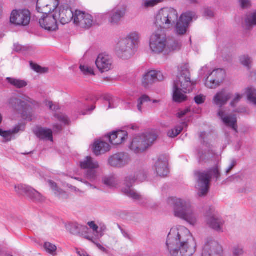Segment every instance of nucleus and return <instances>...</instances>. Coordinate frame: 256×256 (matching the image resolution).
Returning <instances> with one entry per match:
<instances>
[{
	"mask_svg": "<svg viewBox=\"0 0 256 256\" xmlns=\"http://www.w3.org/2000/svg\"><path fill=\"white\" fill-rule=\"evenodd\" d=\"M202 140V146L198 149V157L200 162H206L210 160L213 154L212 146L207 140L206 132H202L200 135Z\"/></svg>",
	"mask_w": 256,
	"mask_h": 256,
	"instance_id": "obj_13",
	"label": "nucleus"
},
{
	"mask_svg": "<svg viewBox=\"0 0 256 256\" xmlns=\"http://www.w3.org/2000/svg\"><path fill=\"white\" fill-rule=\"evenodd\" d=\"M88 225L90 226V228L93 230V232L96 234V232L98 231V225H97L95 224L94 222L92 221L88 222Z\"/></svg>",
	"mask_w": 256,
	"mask_h": 256,
	"instance_id": "obj_56",
	"label": "nucleus"
},
{
	"mask_svg": "<svg viewBox=\"0 0 256 256\" xmlns=\"http://www.w3.org/2000/svg\"><path fill=\"white\" fill-rule=\"evenodd\" d=\"M233 256H242L244 254V246L242 245H236L233 247Z\"/></svg>",
	"mask_w": 256,
	"mask_h": 256,
	"instance_id": "obj_46",
	"label": "nucleus"
},
{
	"mask_svg": "<svg viewBox=\"0 0 256 256\" xmlns=\"http://www.w3.org/2000/svg\"><path fill=\"white\" fill-rule=\"evenodd\" d=\"M196 13L192 12H187L180 15L176 22L175 32L178 36H183L186 34L190 23L195 18Z\"/></svg>",
	"mask_w": 256,
	"mask_h": 256,
	"instance_id": "obj_12",
	"label": "nucleus"
},
{
	"mask_svg": "<svg viewBox=\"0 0 256 256\" xmlns=\"http://www.w3.org/2000/svg\"><path fill=\"white\" fill-rule=\"evenodd\" d=\"M141 35L138 32H132L120 38L114 48L116 55L122 59L131 58L136 51Z\"/></svg>",
	"mask_w": 256,
	"mask_h": 256,
	"instance_id": "obj_4",
	"label": "nucleus"
},
{
	"mask_svg": "<svg viewBox=\"0 0 256 256\" xmlns=\"http://www.w3.org/2000/svg\"><path fill=\"white\" fill-rule=\"evenodd\" d=\"M218 116L227 126L232 128L233 130L237 132V120L234 115L227 116L222 109H220L218 112Z\"/></svg>",
	"mask_w": 256,
	"mask_h": 256,
	"instance_id": "obj_30",
	"label": "nucleus"
},
{
	"mask_svg": "<svg viewBox=\"0 0 256 256\" xmlns=\"http://www.w3.org/2000/svg\"><path fill=\"white\" fill-rule=\"evenodd\" d=\"M222 246L214 240L208 238L204 246L202 256H222Z\"/></svg>",
	"mask_w": 256,
	"mask_h": 256,
	"instance_id": "obj_16",
	"label": "nucleus"
},
{
	"mask_svg": "<svg viewBox=\"0 0 256 256\" xmlns=\"http://www.w3.org/2000/svg\"><path fill=\"white\" fill-rule=\"evenodd\" d=\"M68 186L71 190L75 192H81L82 191L80 190L78 188H76V187L72 186L71 184H68Z\"/></svg>",
	"mask_w": 256,
	"mask_h": 256,
	"instance_id": "obj_63",
	"label": "nucleus"
},
{
	"mask_svg": "<svg viewBox=\"0 0 256 256\" xmlns=\"http://www.w3.org/2000/svg\"><path fill=\"white\" fill-rule=\"evenodd\" d=\"M56 117L59 121L64 123V124H68L69 120L66 115L62 114H57L56 115Z\"/></svg>",
	"mask_w": 256,
	"mask_h": 256,
	"instance_id": "obj_53",
	"label": "nucleus"
},
{
	"mask_svg": "<svg viewBox=\"0 0 256 256\" xmlns=\"http://www.w3.org/2000/svg\"><path fill=\"white\" fill-rule=\"evenodd\" d=\"M240 180V177L238 174H234L228 178L226 180H224L222 184H230L231 183L236 182Z\"/></svg>",
	"mask_w": 256,
	"mask_h": 256,
	"instance_id": "obj_48",
	"label": "nucleus"
},
{
	"mask_svg": "<svg viewBox=\"0 0 256 256\" xmlns=\"http://www.w3.org/2000/svg\"><path fill=\"white\" fill-rule=\"evenodd\" d=\"M196 82L191 80L188 64L179 68V73L174 82L173 100L176 102H182L186 100L185 94L192 90Z\"/></svg>",
	"mask_w": 256,
	"mask_h": 256,
	"instance_id": "obj_2",
	"label": "nucleus"
},
{
	"mask_svg": "<svg viewBox=\"0 0 256 256\" xmlns=\"http://www.w3.org/2000/svg\"><path fill=\"white\" fill-rule=\"evenodd\" d=\"M112 57L106 54H100L96 60V66L101 72L111 70L112 68Z\"/></svg>",
	"mask_w": 256,
	"mask_h": 256,
	"instance_id": "obj_23",
	"label": "nucleus"
},
{
	"mask_svg": "<svg viewBox=\"0 0 256 256\" xmlns=\"http://www.w3.org/2000/svg\"><path fill=\"white\" fill-rule=\"evenodd\" d=\"M245 22L248 28L256 26V10L246 17Z\"/></svg>",
	"mask_w": 256,
	"mask_h": 256,
	"instance_id": "obj_39",
	"label": "nucleus"
},
{
	"mask_svg": "<svg viewBox=\"0 0 256 256\" xmlns=\"http://www.w3.org/2000/svg\"><path fill=\"white\" fill-rule=\"evenodd\" d=\"M150 98L146 95V94H144L138 100V106H137V107H138V110L142 112V105L144 103V102H150Z\"/></svg>",
	"mask_w": 256,
	"mask_h": 256,
	"instance_id": "obj_43",
	"label": "nucleus"
},
{
	"mask_svg": "<svg viewBox=\"0 0 256 256\" xmlns=\"http://www.w3.org/2000/svg\"><path fill=\"white\" fill-rule=\"evenodd\" d=\"M108 103V108H114L118 107L120 104V100L118 98L108 96L107 98Z\"/></svg>",
	"mask_w": 256,
	"mask_h": 256,
	"instance_id": "obj_40",
	"label": "nucleus"
},
{
	"mask_svg": "<svg viewBox=\"0 0 256 256\" xmlns=\"http://www.w3.org/2000/svg\"><path fill=\"white\" fill-rule=\"evenodd\" d=\"M240 63L248 68H250V64L252 62V59L248 55H244L240 58Z\"/></svg>",
	"mask_w": 256,
	"mask_h": 256,
	"instance_id": "obj_45",
	"label": "nucleus"
},
{
	"mask_svg": "<svg viewBox=\"0 0 256 256\" xmlns=\"http://www.w3.org/2000/svg\"><path fill=\"white\" fill-rule=\"evenodd\" d=\"M131 161L129 154L126 152H118L111 156L108 159V164L114 168H122Z\"/></svg>",
	"mask_w": 256,
	"mask_h": 256,
	"instance_id": "obj_17",
	"label": "nucleus"
},
{
	"mask_svg": "<svg viewBox=\"0 0 256 256\" xmlns=\"http://www.w3.org/2000/svg\"><path fill=\"white\" fill-rule=\"evenodd\" d=\"M16 192L19 194L25 195L34 201L42 202L44 200L42 195L32 188L24 184H18L15 186Z\"/></svg>",
	"mask_w": 256,
	"mask_h": 256,
	"instance_id": "obj_19",
	"label": "nucleus"
},
{
	"mask_svg": "<svg viewBox=\"0 0 256 256\" xmlns=\"http://www.w3.org/2000/svg\"><path fill=\"white\" fill-rule=\"evenodd\" d=\"M34 134L40 139H46L52 141V132L50 129L36 127L34 130Z\"/></svg>",
	"mask_w": 256,
	"mask_h": 256,
	"instance_id": "obj_33",
	"label": "nucleus"
},
{
	"mask_svg": "<svg viewBox=\"0 0 256 256\" xmlns=\"http://www.w3.org/2000/svg\"><path fill=\"white\" fill-rule=\"evenodd\" d=\"M160 2L161 0H142L140 6L142 9L148 10L156 6Z\"/></svg>",
	"mask_w": 256,
	"mask_h": 256,
	"instance_id": "obj_36",
	"label": "nucleus"
},
{
	"mask_svg": "<svg viewBox=\"0 0 256 256\" xmlns=\"http://www.w3.org/2000/svg\"><path fill=\"white\" fill-rule=\"evenodd\" d=\"M30 66L32 68L37 72L45 73L48 72L47 68H42L38 64L31 63Z\"/></svg>",
	"mask_w": 256,
	"mask_h": 256,
	"instance_id": "obj_50",
	"label": "nucleus"
},
{
	"mask_svg": "<svg viewBox=\"0 0 256 256\" xmlns=\"http://www.w3.org/2000/svg\"><path fill=\"white\" fill-rule=\"evenodd\" d=\"M232 92L227 89H222L216 93L214 96L213 103L220 108L226 104L232 96Z\"/></svg>",
	"mask_w": 256,
	"mask_h": 256,
	"instance_id": "obj_26",
	"label": "nucleus"
},
{
	"mask_svg": "<svg viewBox=\"0 0 256 256\" xmlns=\"http://www.w3.org/2000/svg\"><path fill=\"white\" fill-rule=\"evenodd\" d=\"M60 4V0H38L36 10L38 12L46 14L56 10Z\"/></svg>",
	"mask_w": 256,
	"mask_h": 256,
	"instance_id": "obj_22",
	"label": "nucleus"
},
{
	"mask_svg": "<svg viewBox=\"0 0 256 256\" xmlns=\"http://www.w3.org/2000/svg\"><path fill=\"white\" fill-rule=\"evenodd\" d=\"M178 18L176 10L172 8L160 10L154 16V24L158 28L168 30L172 28Z\"/></svg>",
	"mask_w": 256,
	"mask_h": 256,
	"instance_id": "obj_9",
	"label": "nucleus"
},
{
	"mask_svg": "<svg viewBox=\"0 0 256 256\" xmlns=\"http://www.w3.org/2000/svg\"><path fill=\"white\" fill-rule=\"evenodd\" d=\"M225 76L224 71L221 68L214 70L207 77L206 86L210 88H214L219 86Z\"/></svg>",
	"mask_w": 256,
	"mask_h": 256,
	"instance_id": "obj_20",
	"label": "nucleus"
},
{
	"mask_svg": "<svg viewBox=\"0 0 256 256\" xmlns=\"http://www.w3.org/2000/svg\"><path fill=\"white\" fill-rule=\"evenodd\" d=\"M187 124L185 122H182L180 125L176 126L174 128L169 130L168 135L170 138L177 136L184 129V126H187Z\"/></svg>",
	"mask_w": 256,
	"mask_h": 256,
	"instance_id": "obj_37",
	"label": "nucleus"
},
{
	"mask_svg": "<svg viewBox=\"0 0 256 256\" xmlns=\"http://www.w3.org/2000/svg\"><path fill=\"white\" fill-rule=\"evenodd\" d=\"M146 178V175L143 172L132 174L126 176L124 181L122 192L128 197L135 200H139L142 204L151 207L152 200L148 198L143 197L137 192L132 186L137 182H142Z\"/></svg>",
	"mask_w": 256,
	"mask_h": 256,
	"instance_id": "obj_6",
	"label": "nucleus"
},
{
	"mask_svg": "<svg viewBox=\"0 0 256 256\" xmlns=\"http://www.w3.org/2000/svg\"><path fill=\"white\" fill-rule=\"evenodd\" d=\"M204 16L207 18H211L214 16L213 10L210 8H206L204 10Z\"/></svg>",
	"mask_w": 256,
	"mask_h": 256,
	"instance_id": "obj_55",
	"label": "nucleus"
},
{
	"mask_svg": "<svg viewBox=\"0 0 256 256\" xmlns=\"http://www.w3.org/2000/svg\"><path fill=\"white\" fill-rule=\"evenodd\" d=\"M110 147L107 142L98 141L94 144V152L96 156L100 155L110 150Z\"/></svg>",
	"mask_w": 256,
	"mask_h": 256,
	"instance_id": "obj_34",
	"label": "nucleus"
},
{
	"mask_svg": "<svg viewBox=\"0 0 256 256\" xmlns=\"http://www.w3.org/2000/svg\"><path fill=\"white\" fill-rule=\"evenodd\" d=\"M8 82L18 88H21L27 86V82L24 80L12 78H7Z\"/></svg>",
	"mask_w": 256,
	"mask_h": 256,
	"instance_id": "obj_35",
	"label": "nucleus"
},
{
	"mask_svg": "<svg viewBox=\"0 0 256 256\" xmlns=\"http://www.w3.org/2000/svg\"><path fill=\"white\" fill-rule=\"evenodd\" d=\"M242 98V94H240L238 93L236 94L234 98H233L232 101L230 102V106L232 107H234L236 104H238L240 100Z\"/></svg>",
	"mask_w": 256,
	"mask_h": 256,
	"instance_id": "obj_52",
	"label": "nucleus"
},
{
	"mask_svg": "<svg viewBox=\"0 0 256 256\" xmlns=\"http://www.w3.org/2000/svg\"><path fill=\"white\" fill-rule=\"evenodd\" d=\"M80 166L82 169L85 170L84 174V178L75 179L82 182L91 188H96V186L90 182H95L98 180V170L100 167L98 162L91 156H87L80 162Z\"/></svg>",
	"mask_w": 256,
	"mask_h": 256,
	"instance_id": "obj_8",
	"label": "nucleus"
},
{
	"mask_svg": "<svg viewBox=\"0 0 256 256\" xmlns=\"http://www.w3.org/2000/svg\"><path fill=\"white\" fill-rule=\"evenodd\" d=\"M246 92L248 100L256 106V89L252 87L248 88L246 89Z\"/></svg>",
	"mask_w": 256,
	"mask_h": 256,
	"instance_id": "obj_38",
	"label": "nucleus"
},
{
	"mask_svg": "<svg viewBox=\"0 0 256 256\" xmlns=\"http://www.w3.org/2000/svg\"><path fill=\"white\" fill-rule=\"evenodd\" d=\"M156 138V136L151 132L136 136L132 139L129 148L136 154L142 152L152 145Z\"/></svg>",
	"mask_w": 256,
	"mask_h": 256,
	"instance_id": "obj_10",
	"label": "nucleus"
},
{
	"mask_svg": "<svg viewBox=\"0 0 256 256\" xmlns=\"http://www.w3.org/2000/svg\"><path fill=\"white\" fill-rule=\"evenodd\" d=\"M190 111V109L187 108L184 110H182L177 114V116L179 118H182L186 114Z\"/></svg>",
	"mask_w": 256,
	"mask_h": 256,
	"instance_id": "obj_59",
	"label": "nucleus"
},
{
	"mask_svg": "<svg viewBox=\"0 0 256 256\" xmlns=\"http://www.w3.org/2000/svg\"><path fill=\"white\" fill-rule=\"evenodd\" d=\"M2 121V116L0 114V124ZM25 126L22 124H18L11 130L6 131H3L0 128V136H2L6 142L10 141L12 135L16 134L24 130Z\"/></svg>",
	"mask_w": 256,
	"mask_h": 256,
	"instance_id": "obj_29",
	"label": "nucleus"
},
{
	"mask_svg": "<svg viewBox=\"0 0 256 256\" xmlns=\"http://www.w3.org/2000/svg\"><path fill=\"white\" fill-rule=\"evenodd\" d=\"M181 46V43L178 41L168 40L162 30L155 31L150 37V48L154 54H168L173 50H180Z\"/></svg>",
	"mask_w": 256,
	"mask_h": 256,
	"instance_id": "obj_5",
	"label": "nucleus"
},
{
	"mask_svg": "<svg viewBox=\"0 0 256 256\" xmlns=\"http://www.w3.org/2000/svg\"><path fill=\"white\" fill-rule=\"evenodd\" d=\"M195 176L197 180L196 188L199 190L198 195L204 196L208 192L212 177L218 181L221 176L220 166L216 164L208 170L196 172Z\"/></svg>",
	"mask_w": 256,
	"mask_h": 256,
	"instance_id": "obj_7",
	"label": "nucleus"
},
{
	"mask_svg": "<svg viewBox=\"0 0 256 256\" xmlns=\"http://www.w3.org/2000/svg\"><path fill=\"white\" fill-rule=\"evenodd\" d=\"M166 246L171 256H192L196 248L195 239L190 231L183 226L171 228Z\"/></svg>",
	"mask_w": 256,
	"mask_h": 256,
	"instance_id": "obj_1",
	"label": "nucleus"
},
{
	"mask_svg": "<svg viewBox=\"0 0 256 256\" xmlns=\"http://www.w3.org/2000/svg\"><path fill=\"white\" fill-rule=\"evenodd\" d=\"M80 69L84 75H94V71L92 68L86 65H80Z\"/></svg>",
	"mask_w": 256,
	"mask_h": 256,
	"instance_id": "obj_47",
	"label": "nucleus"
},
{
	"mask_svg": "<svg viewBox=\"0 0 256 256\" xmlns=\"http://www.w3.org/2000/svg\"><path fill=\"white\" fill-rule=\"evenodd\" d=\"M126 12V6H118L109 12V22L112 24H118L124 18Z\"/></svg>",
	"mask_w": 256,
	"mask_h": 256,
	"instance_id": "obj_25",
	"label": "nucleus"
},
{
	"mask_svg": "<svg viewBox=\"0 0 256 256\" xmlns=\"http://www.w3.org/2000/svg\"><path fill=\"white\" fill-rule=\"evenodd\" d=\"M215 208L214 206H210L208 210V213L212 216H209L207 218L206 222L208 226L218 232H224V220L218 216L214 214Z\"/></svg>",
	"mask_w": 256,
	"mask_h": 256,
	"instance_id": "obj_18",
	"label": "nucleus"
},
{
	"mask_svg": "<svg viewBox=\"0 0 256 256\" xmlns=\"http://www.w3.org/2000/svg\"><path fill=\"white\" fill-rule=\"evenodd\" d=\"M154 169L156 174L160 177H165L169 174L168 160L164 156H160L156 162Z\"/></svg>",
	"mask_w": 256,
	"mask_h": 256,
	"instance_id": "obj_27",
	"label": "nucleus"
},
{
	"mask_svg": "<svg viewBox=\"0 0 256 256\" xmlns=\"http://www.w3.org/2000/svg\"><path fill=\"white\" fill-rule=\"evenodd\" d=\"M44 248L46 252L52 256L56 254V246L49 242H46L44 244Z\"/></svg>",
	"mask_w": 256,
	"mask_h": 256,
	"instance_id": "obj_42",
	"label": "nucleus"
},
{
	"mask_svg": "<svg viewBox=\"0 0 256 256\" xmlns=\"http://www.w3.org/2000/svg\"><path fill=\"white\" fill-rule=\"evenodd\" d=\"M98 229L96 233V236L98 238H101L105 234L107 230L106 225L102 222L98 224Z\"/></svg>",
	"mask_w": 256,
	"mask_h": 256,
	"instance_id": "obj_44",
	"label": "nucleus"
},
{
	"mask_svg": "<svg viewBox=\"0 0 256 256\" xmlns=\"http://www.w3.org/2000/svg\"><path fill=\"white\" fill-rule=\"evenodd\" d=\"M48 183L50 188H52V190L54 192V194L56 195L60 196L64 192L61 189L59 188L57 186L56 184L52 180H49Z\"/></svg>",
	"mask_w": 256,
	"mask_h": 256,
	"instance_id": "obj_49",
	"label": "nucleus"
},
{
	"mask_svg": "<svg viewBox=\"0 0 256 256\" xmlns=\"http://www.w3.org/2000/svg\"><path fill=\"white\" fill-rule=\"evenodd\" d=\"M10 104L14 110L17 111L22 112V114L24 117V112L25 110L27 108H29L30 105L28 104H34V101L30 98H28L26 100V102L18 98H14L10 100Z\"/></svg>",
	"mask_w": 256,
	"mask_h": 256,
	"instance_id": "obj_28",
	"label": "nucleus"
},
{
	"mask_svg": "<svg viewBox=\"0 0 256 256\" xmlns=\"http://www.w3.org/2000/svg\"><path fill=\"white\" fill-rule=\"evenodd\" d=\"M68 186L71 190L75 192H81L82 191L80 190L78 188H76V187L72 186L71 184H68Z\"/></svg>",
	"mask_w": 256,
	"mask_h": 256,
	"instance_id": "obj_64",
	"label": "nucleus"
},
{
	"mask_svg": "<svg viewBox=\"0 0 256 256\" xmlns=\"http://www.w3.org/2000/svg\"><path fill=\"white\" fill-rule=\"evenodd\" d=\"M240 6L242 8H248L250 6V0H238Z\"/></svg>",
	"mask_w": 256,
	"mask_h": 256,
	"instance_id": "obj_57",
	"label": "nucleus"
},
{
	"mask_svg": "<svg viewBox=\"0 0 256 256\" xmlns=\"http://www.w3.org/2000/svg\"><path fill=\"white\" fill-rule=\"evenodd\" d=\"M54 14H44L39 20L40 26L49 32L55 31L58 29V22Z\"/></svg>",
	"mask_w": 256,
	"mask_h": 256,
	"instance_id": "obj_21",
	"label": "nucleus"
},
{
	"mask_svg": "<svg viewBox=\"0 0 256 256\" xmlns=\"http://www.w3.org/2000/svg\"><path fill=\"white\" fill-rule=\"evenodd\" d=\"M237 161L236 159L232 158L230 160L229 165L225 172L226 175L230 173V171L235 167Z\"/></svg>",
	"mask_w": 256,
	"mask_h": 256,
	"instance_id": "obj_51",
	"label": "nucleus"
},
{
	"mask_svg": "<svg viewBox=\"0 0 256 256\" xmlns=\"http://www.w3.org/2000/svg\"><path fill=\"white\" fill-rule=\"evenodd\" d=\"M76 253L79 256H91L83 250H77Z\"/></svg>",
	"mask_w": 256,
	"mask_h": 256,
	"instance_id": "obj_60",
	"label": "nucleus"
},
{
	"mask_svg": "<svg viewBox=\"0 0 256 256\" xmlns=\"http://www.w3.org/2000/svg\"><path fill=\"white\" fill-rule=\"evenodd\" d=\"M30 20V13L27 10H14L12 12L10 22L16 26H26Z\"/></svg>",
	"mask_w": 256,
	"mask_h": 256,
	"instance_id": "obj_14",
	"label": "nucleus"
},
{
	"mask_svg": "<svg viewBox=\"0 0 256 256\" xmlns=\"http://www.w3.org/2000/svg\"><path fill=\"white\" fill-rule=\"evenodd\" d=\"M168 203L172 206L175 216L183 220L190 226H195L198 220V214L194 209L189 200L170 198Z\"/></svg>",
	"mask_w": 256,
	"mask_h": 256,
	"instance_id": "obj_3",
	"label": "nucleus"
},
{
	"mask_svg": "<svg viewBox=\"0 0 256 256\" xmlns=\"http://www.w3.org/2000/svg\"><path fill=\"white\" fill-rule=\"evenodd\" d=\"M164 76L160 71L151 70L144 75L142 79V84L144 88H148L157 81H162Z\"/></svg>",
	"mask_w": 256,
	"mask_h": 256,
	"instance_id": "obj_24",
	"label": "nucleus"
},
{
	"mask_svg": "<svg viewBox=\"0 0 256 256\" xmlns=\"http://www.w3.org/2000/svg\"><path fill=\"white\" fill-rule=\"evenodd\" d=\"M75 2L76 0H65L58 8V10L54 12L55 17L62 24H68L72 20H74V12L72 10V6Z\"/></svg>",
	"mask_w": 256,
	"mask_h": 256,
	"instance_id": "obj_11",
	"label": "nucleus"
},
{
	"mask_svg": "<svg viewBox=\"0 0 256 256\" xmlns=\"http://www.w3.org/2000/svg\"><path fill=\"white\" fill-rule=\"evenodd\" d=\"M46 106L49 108L51 110H56V106H54V104L52 102H48L46 104Z\"/></svg>",
	"mask_w": 256,
	"mask_h": 256,
	"instance_id": "obj_61",
	"label": "nucleus"
},
{
	"mask_svg": "<svg viewBox=\"0 0 256 256\" xmlns=\"http://www.w3.org/2000/svg\"><path fill=\"white\" fill-rule=\"evenodd\" d=\"M86 238L90 240H91L92 242L94 243L96 246H97V247L102 251L104 252H108V250L105 248H104L102 246L101 244H98V243H95L92 240V238H90L89 236H87L86 237Z\"/></svg>",
	"mask_w": 256,
	"mask_h": 256,
	"instance_id": "obj_58",
	"label": "nucleus"
},
{
	"mask_svg": "<svg viewBox=\"0 0 256 256\" xmlns=\"http://www.w3.org/2000/svg\"><path fill=\"white\" fill-rule=\"evenodd\" d=\"M104 183L110 187H114L118 184V180L114 176H110L105 178L104 179Z\"/></svg>",
	"mask_w": 256,
	"mask_h": 256,
	"instance_id": "obj_41",
	"label": "nucleus"
},
{
	"mask_svg": "<svg viewBox=\"0 0 256 256\" xmlns=\"http://www.w3.org/2000/svg\"><path fill=\"white\" fill-rule=\"evenodd\" d=\"M66 229L72 234L82 236L88 234V228L76 222L70 223L66 226Z\"/></svg>",
	"mask_w": 256,
	"mask_h": 256,
	"instance_id": "obj_31",
	"label": "nucleus"
},
{
	"mask_svg": "<svg viewBox=\"0 0 256 256\" xmlns=\"http://www.w3.org/2000/svg\"><path fill=\"white\" fill-rule=\"evenodd\" d=\"M127 138L128 132L124 130L114 132L108 136L110 142L114 145L121 144Z\"/></svg>",
	"mask_w": 256,
	"mask_h": 256,
	"instance_id": "obj_32",
	"label": "nucleus"
},
{
	"mask_svg": "<svg viewBox=\"0 0 256 256\" xmlns=\"http://www.w3.org/2000/svg\"><path fill=\"white\" fill-rule=\"evenodd\" d=\"M74 23L82 28H89L94 24L92 16L86 12L76 10L74 14Z\"/></svg>",
	"mask_w": 256,
	"mask_h": 256,
	"instance_id": "obj_15",
	"label": "nucleus"
},
{
	"mask_svg": "<svg viewBox=\"0 0 256 256\" xmlns=\"http://www.w3.org/2000/svg\"><path fill=\"white\" fill-rule=\"evenodd\" d=\"M118 226L124 236L128 239H130V236L128 233L124 230L120 226Z\"/></svg>",
	"mask_w": 256,
	"mask_h": 256,
	"instance_id": "obj_62",
	"label": "nucleus"
},
{
	"mask_svg": "<svg viewBox=\"0 0 256 256\" xmlns=\"http://www.w3.org/2000/svg\"><path fill=\"white\" fill-rule=\"evenodd\" d=\"M206 96L202 94L197 95L194 97L195 102L198 104H200L204 102Z\"/></svg>",
	"mask_w": 256,
	"mask_h": 256,
	"instance_id": "obj_54",
	"label": "nucleus"
}]
</instances>
